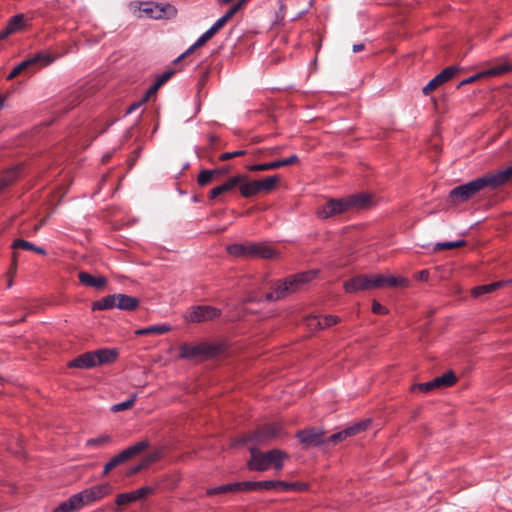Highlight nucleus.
<instances>
[{
  "label": "nucleus",
  "mask_w": 512,
  "mask_h": 512,
  "mask_svg": "<svg viewBox=\"0 0 512 512\" xmlns=\"http://www.w3.org/2000/svg\"><path fill=\"white\" fill-rule=\"evenodd\" d=\"M339 318L334 315H325L321 317H313L310 319L309 325H316L319 329H324L337 324Z\"/></svg>",
  "instance_id": "obj_31"
},
{
  "label": "nucleus",
  "mask_w": 512,
  "mask_h": 512,
  "mask_svg": "<svg viewBox=\"0 0 512 512\" xmlns=\"http://www.w3.org/2000/svg\"><path fill=\"white\" fill-rule=\"evenodd\" d=\"M371 202V196L366 193L353 194L345 198L330 199L317 209V215L321 219H327L353 208H366Z\"/></svg>",
  "instance_id": "obj_5"
},
{
  "label": "nucleus",
  "mask_w": 512,
  "mask_h": 512,
  "mask_svg": "<svg viewBox=\"0 0 512 512\" xmlns=\"http://www.w3.org/2000/svg\"><path fill=\"white\" fill-rule=\"evenodd\" d=\"M510 69H511V66L508 63H501V64L493 65L492 67H490L476 75H473L467 79H464L460 83V85L470 84L482 77H493V76L502 75V74H505L506 72L510 71Z\"/></svg>",
  "instance_id": "obj_20"
},
{
  "label": "nucleus",
  "mask_w": 512,
  "mask_h": 512,
  "mask_svg": "<svg viewBox=\"0 0 512 512\" xmlns=\"http://www.w3.org/2000/svg\"><path fill=\"white\" fill-rule=\"evenodd\" d=\"M251 242L235 243L227 247L229 255L234 257L252 258Z\"/></svg>",
  "instance_id": "obj_27"
},
{
  "label": "nucleus",
  "mask_w": 512,
  "mask_h": 512,
  "mask_svg": "<svg viewBox=\"0 0 512 512\" xmlns=\"http://www.w3.org/2000/svg\"><path fill=\"white\" fill-rule=\"evenodd\" d=\"M298 156L292 155L288 158L282 159V160H276L269 163H262V164H254L247 167L249 171L256 172V171H268V170H274L278 169L283 166H289L292 164H295L298 162Z\"/></svg>",
  "instance_id": "obj_21"
},
{
  "label": "nucleus",
  "mask_w": 512,
  "mask_h": 512,
  "mask_svg": "<svg viewBox=\"0 0 512 512\" xmlns=\"http://www.w3.org/2000/svg\"><path fill=\"white\" fill-rule=\"evenodd\" d=\"M18 175V169H12V170H9L5 173V175H3L1 178H0V192L6 188L8 185H10L14 180L15 178L17 177Z\"/></svg>",
  "instance_id": "obj_39"
},
{
  "label": "nucleus",
  "mask_w": 512,
  "mask_h": 512,
  "mask_svg": "<svg viewBox=\"0 0 512 512\" xmlns=\"http://www.w3.org/2000/svg\"><path fill=\"white\" fill-rule=\"evenodd\" d=\"M465 245H466V242L464 240L439 242L435 245L434 250L441 251V250H447V249H454V248L463 247Z\"/></svg>",
  "instance_id": "obj_38"
},
{
  "label": "nucleus",
  "mask_w": 512,
  "mask_h": 512,
  "mask_svg": "<svg viewBox=\"0 0 512 512\" xmlns=\"http://www.w3.org/2000/svg\"><path fill=\"white\" fill-rule=\"evenodd\" d=\"M173 71H167L161 74L153 84V86L149 89V94L156 92L166 81L170 79V77L173 75Z\"/></svg>",
  "instance_id": "obj_40"
},
{
  "label": "nucleus",
  "mask_w": 512,
  "mask_h": 512,
  "mask_svg": "<svg viewBox=\"0 0 512 512\" xmlns=\"http://www.w3.org/2000/svg\"><path fill=\"white\" fill-rule=\"evenodd\" d=\"M221 315L220 309L209 305H198L191 307L185 314L189 322L200 323L218 318Z\"/></svg>",
  "instance_id": "obj_14"
},
{
  "label": "nucleus",
  "mask_w": 512,
  "mask_h": 512,
  "mask_svg": "<svg viewBox=\"0 0 512 512\" xmlns=\"http://www.w3.org/2000/svg\"><path fill=\"white\" fill-rule=\"evenodd\" d=\"M252 258L273 259L278 256V252L270 245L265 243L251 242Z\"/></svg>",
  "instance_id": "obj_22"
},
{
  "label": "nucleus",
  "mask_w": 512,
  "mask_h": 512,
  "mask_svg": "<svg viewBox=\"0 0 512 512\" xmlns=\"http://www.w3.org/2000/svg\"><path fill=\"white\" fill-rule=\"evenodd\" d=\"M117 308L124 311H134L139 306V299L126 294H116Z\"/></svg>",
  "instance_id": "obj_26"
},
{
  "label": "nucleus",
  "mask_w": 512,
  "mask_h": 512,
  "mask_svg": "<svg viewBox=\"0 0 512 512\" xmlns=\"http://www.w3.org/2000/svg\"><path fill=\"white\" fill-rule=\"evenodd\" d=\"M428 271L427 270H422L419 272V279L421 280H426L428 278Z\"/></svg>",
  "instance_id": "obj_49"
},
{
  "label": "nucleus",
  "mask_w": 512,
  "mask_h": 512,
  "mask_svg": "<svg viewBox=\"0 0 512 512\" xmlns=\"http://www.w3.org/2000/svg\"><path fill=\"white\" fill-rule=\"evenodd\" d=\"M245 180V174H237L229 177L224 183L212 188L208 193V199L214 201L219 199L222 201V196L232 192L234 189L238 188L240 191V187Z\"/></svg>",
  "instance_id": "obj_15"
},
{
  "label": "nucleus",
  "mask_w": 512,
  "mask_h": 512,
  "mask_svg": "<svg viewBox=\"0 0 512 512\" xmlns=\"http://www.w3.org/2000/svg\"><path fill=\"white\" fill-rule=\"evenodd\" d=\"M79 282L86 286L101 290L107 284V279L104 276H93L85 271L78 273Z\"/></svg>",
  "instance_id": "obj_23"
},
{
  "label": "nucleus",
  "mask_w": 512,
  "mask_h": 512,
  "mask_svg": "<svg viewBox=\"0 0 512 512\" xmlns=\"http://www.w3.org/2000/svg\"><path fill=\"white\" fill-rule=\"evenodd\" d=\"M214 35L212 34V31H210L209 29L204 33L202 34L198 40L192 45L190 46L184 53H182L178 58H176L174 60V63H178L180 62L181 60L185 59L186 57H188L190 54H192L197 48L201 47L202 45H204L207 41H209Z\"/></svg>",
  "instance_id": "obj_29"
},
{
  "label": "nucleus",
  "mask_w": 512,
  "mask_h": 512,
  "mask_svg": "<svg viewBox=\"0 0 512 512\" xmlns=\"http://www.w3.org/2000/svg\"><path fill=\"white\" fill-rule=\"evenodd\" d=\"M96 366L94 351L83 353L69 363V367L90 369Z\"/></svg>",
  "instance_id": "obj_24"
},
{
  "label": "nucleus",
  "mask_w": 512,
  "mask_h": 512,
  "mask_svg": "<svg viewBox=\"0 0 512 512\" xmlns=\"http://www.w3.org/2000/svg\"><path fill=\"white\" fill-rule=\"evenodd\" d=\"M141 469H142V466H141V465H138V466H136V467H134V468L132 469V473H137V472H139Z\"/></svg>",
  "instance_id": "obj_54"
},
{
  "label": "nucleus",
  "mask_w": 512,
  "mask_h": 512,
  "mask_svg": "<svg viewBox=\"0 0 512 512\" xmlns=\"http://www.w3.org/2000/svg\"><path fill=\"white\" fill-rule=\"evenodd\" d=\"M26 26V21L23 14L14 15L7 22L6 28L10 32V34H15L19 31H22Z\"/></svg>",
  "instance_id": "obj_33"
},
{
  "label": "nucleus",
  "mask_w": 512,
  "mask_h": 512,
  "mask_svg": "<svg viewBox=\"0 0 512 512\" xmlns=\"http://www.w3.org/2000/svg\"><path fill=\"white\" fill-rule=\"evenodd\" d=\"M112 491L113 487L108 482L97 484L72 495L69 499L62 502L57 508H55L53 512H72L74 510L82 509L102 500L106 496L110 495Z\"/></svg>",
  "instance_id": "obj_3"
},
{
  "label": "nucleus",
  "mask_w": 512,
  "mask_h": 512,
  "mask_svg": "<svg viewBox=\"0 0 512 512\" xmlns=\"http://www.w3.org/2000/svg\"><path fill=\"white\" fill-rule=\"evenodd\" d=\"M220 352V346L207 342L198 344L184 343L179 346V357L188 360H206Z\"/></svg>",
  "instance_id": "obj_9"
},
{
  "label": "nucleus",
  "mask_w": 512,
  "mask_h": 512,
  "mask_svg": "<svg viewBox=\"0 0 512 512\" xmlns=\"http://www.w3.org/2000/svg\"><path fill=\"white\" fill-rule=\"evenodd\" d=\"M17 258H18V253L16 251H14L13 252V261H12L14 268L16 267Z\"/></svg>",
  "instance_id": "obj_52"
},
{
  "label": "nucleus",
  "mask_w": 512,
  "mask_h": 512,
  "mask_svg": "<svg viewBox=\"0 0 512 512\" xmlns=\"http://www.w3.org/2000/svg\"><path fill=\"white\" fill-rule=\"evenodd\" d=\"M111 442V436L103 434L95 438H90L86 441L85 445L89 448H100L108 445Z\"/></svg>",
  "instance_id": "obj_36"
},
{
  "label": "nucleus",
  "mask_w": 512,
  "mask_h": 512,
  "mask_svg": "<svg viewBox=\"0 0 512 512\" xmlns=\"http://www.w3.org/2000/svg\"><path fill=\"white\" fill-rule=\"evenodd\" d=\"M227 22L228 21L222 16L209 28V30L212 31L213 35H215Z\"/></svg>",
  "instance_id": "obj_45"
},
{
  "label": "nucleus",
  "mask_w": 512,
  "mask_h": 512,
  "mask_svg": "<svg viewBox=\"0 0 512 512\" xmlns=\"http://www.w3.org/2000/svg\"><path fill=\"white\" fill-rule=\"evenodd\" d=\"M512 178V165L496 173H488L482 177L457 186L450 192L453 203H463L474 197L481 190L488 188L494 190L506 184Z\"/></svg>",
  "instance_id": "obj_1"
},
{
  "label": "nucleus",
  "mask_w": 512,
  "mask_h": 512,
  "mask_svg": "<svg viewBox=\"0 0 512 512\" xmlns=\"http://www.w3.org/2000/svg\"><path fill=\"white\" fill-rule=\"evenodd\" d=\"M135 401H136V396L134 395L130 399H128L124 402L117 403V404L113 405L111 410L113 412H120V411L128 410L133 407Z\"/></svg>",
  "instance_id": "obj_41"
},
{
  "label": "nucleus",
  "mask_w": 512,
  "mask_h": 512,
  "mask_svg": "<svg viewBox=\"0 0 512 512\" xmlns=\"http://www.w3.org/2000/svg\"><path fill=\"white\" fill-rule=\"evenodd\" d=\"M455 382L456 376L451 371L435 378V383H437L438 387H449L452 386Z\"/></svg>",
  "instance_id": "obj_37"
},
{
  "label": "nucleus",
  "mask_w": 512,
  "mask_h": 512,
  "mask_svg": "<svg viewBox=\"0 0 512 512\" xmlns=\"http://www.w3.org/2000/svg\"><path fill=\"white\" fill-rule=\"evenodd\" d=\"M246 150H236V151H233V152H225V153H222L220 156H219V160L220 161H227V160H230L232 158H235V157H240V156H244L246 155Z\"/></svg>",
  "instance_id": "obj_42"
},
{
  "label": "nucleus",
  "mask_w": 512,
  "mask_h": 512,
  "mask_svg": "<svg viewBox=\"0 0 512 512\" xmlns=\"http://www.w3.org/2000/svg\"><path fill=\"white\" fill-rule=\"evenodd\" d=\"M364 49V44H355L353 45V52L357 53Z\"/></svg>",
  "instance_id": "obj_50"
},
{
  "label": "nucleus",
  "mask_w": 512,
  "mask_h": 512,
  "mask_svg": "<svg viewBox=\"0 0 512 512\" xmlns=\"http://www.w3.org/2000/svg\"><path fill=\"white\" fill-rule=\"evenodd\" d=\"M154 488L151 486H144L131 492L121 493L116 497V504L118 506H124L128 503L142 500L147 496L153 494Z\"/></svg>",
  "instance_id": "obj_18"
},
{
  "label": "nucleus",
  "mask_w": 512,
  "mask_h": 512,
  "mask_svg": "<svg viewBox=\"0 0 512 512\" xmlns=\"http://www.w3.org/2000/svg\"><path fill=\"white\" fill-rule=\"evenodd\" d=\"M296 437L305 447H316L325 442V433L316 428L300 430Z\"/></svg>",
  "instance_id": "obj_16"
},
{
  "label": "nucleus",
  "mask_w": 512,
  "mask_h": 512,
  "mask_svg": "<svg viewBox=\"0 0 512 512\" xmlns=\"http://www.w3.org/2000/svg\"><path fill=\"white\" fill-rule=\"evenodd\" d=\"M245 3V0H239L236 4H234L232 7L229 8V10L223 15V17L229 21L236 12L242 7V5Z\"/></svg>",
  "instance_id": "obj_43"
},
{
  "label": "nucleus",
  "mask_w": 512,
  "mask_h": 512,
  "mask_svg": "<svg viewBox=\"0 0 512 512\" xmlns=\"http://www.w3.org/2000/svg\"><path fill=\"white\" fill-rule=\"evenodd\" d=\"M372 312L375 314H386L387 308L381 305L378 301L374 300L372 303Z\"/></svg>",
  "instance_id": "obj_47"
},
{
  "label": "nucleus",
  "mask_w": 512,
  "mask_h": 512,
  "mask_svg": "<svg viewBox=\"0 0 512 512\" xmlns=\"http://www.w3.org/2000/svg\"><path fill=\"white\" fill-rule=\"evenodd\" d=\"M138 17L151 19H168L176 15V9L170 4L142 2L138 5Z\"/></svg>",
  "instance_id": "obj_11"
},
{
  "label": "nucleus",
  "mask_w": 512,
  "mask_h": 512,
  "mask_svg": "<svg viewBox=\"0 0 512 512\" xmlns=\"http://www.w3.org/2000/svg\"><path fill=\"white\" fill-rule=\"evenodd\" d=\"M41 227V224H38V225H35L34 227V231L37 232Z\"/></svg>",
  "instance_id": "obj_55"
},
{
  "label": "nucleus",
  "mask_w": 512,
  "mask_h": 512,
  "mask_svg": "<svg viewBox=\"0 0 512 512\" xmlns=\"http://www.w3.org/2000/svg\"><path fill=\"white\" fill-rule=\"evenodd\" d=\"M407 280L401 277L386 276L382 274L375 275H356L353 278L344 282V290L347 293H355L358 291H365L374 288H382L385 286L397 287L405 286Z\"/></svg>",
  "instance_id": "obj_4"
},
{
  "label": "nucleus",
  "mask_w": 512,
  "mask_h": 512,
  "mask_svg": "<svg viewBox=\"0 0 512 512\" xmlns=\"http://www.w3.org/2000/svg\"><path fill=\"white\" fill-rule=\"evenodd\" d=\"M94 355L97 366L113 363L117 359L119 353L116 349L103 348L94 351Z\"/></svg>",
  "instance_id": "obj_25"
},
{
  "label": "nucleus",
  "mask_w": 512,
  "mask_h": 512,
  "mask_svg": "<svg viewBox=\"0 0 512 512\" xmlns=\"http://www.w3.org/2000/svg\"><path fill=\"white\" fill-rule=\"evenodd\" d=\"M457 72L458 68L456 66L446 67L423 87V93L425 95H429L437 87L441 86L442 84L452 79Z\"/></svg>",
  "instance_id": "obj_17"
},
{
  "label": "nucleus",
  "mask_w": 512,
  "mask_h": 512,
  "mask_svg": "<svg viewBox=\"0 0 512 512\" xmlns=\"http://www.w3.org/2000/svg\"><path fill=\"white\" fill-rule=\"evenodd\" d=\"M6 97L2 94H0V108H3L5 103Z\"/></svg>",
  "instance_id": "obj_53"
},
{
  "label": "nucleus",
  "mask_w": 512,
  "mask_h": 512,
  "mask_svg": "<svg viewBox=\"0 0 512 512\" xmlns=\"http://www.w3.org/2000/svg\"><path fill=\"white\" fill-rule=\"evenodd\" d=\"M436 388H439L437 383H435V379L429 382L421 383L418 385V389L422 392H429Z\"/></svg>",
  "instance_id": "obj_44"
},
{
  "label": "nucleus",
  "mask_w": 512,
  "mask_h": 512,
  "mask_svg": "<svg viewBox=\"0 0 512 512\" xmlns=\"http://www.w3.org/2000/svg\"><path fill=\"white\" fill-rule=\"evenodd\" d=\"M54 61V58L47 53H37L35 56L26 59L16 65L7 76V80H12L25 71H34L38 63L49 65Z\"/></svg>",
  "instance_id": "obj_12"
},
{
  "label": "nucleus",
  "mask_w": 512,
  "mask_h": 512,
  "mask_svg": "<svg viewBox=\"0 0 512 512\" xmlns=\"http://www.w3.org/2000/svg\"><path fill=\"white\" fill-rule=\"evenodd\" d=\"M367 427L366 423H359L352 427H349L345 429L344 431L334 433L330 436L329 441L333 443H338L344 439H346L348 436L355 435L356 433L365 430Z\"/></svg>",
  "instance_id": "obj_28"
},
{
  "label": "nucleus",
  "mask_w": 512,
  "mask_h": 512,
  "mask_svg": "<svg viewBox=\"0 0 512 512\" xmlns=\"http://www.w3.org/2000/svg\"><path fill=\"white\" fill-rule=\"evenodd\" d=\"M117 298L116 294L107 295L97 301L92 303V310H109L113 308H117Z\"/></svg>",
  "instance_id": "obj_30"
},
{
  "label": "nucleus",
  "mask_w": 512,
  "mask_h": 512,
  "mask_svg": "<svg viewBox=\"0 0 512 512\" xmlns=\"http://www.w3.org/2000/svg\"><path fill=\"white\" fill-rule=\"evenodd\" d=\"M227 22L228 21L222 16L209 28V30L212 31L213 35H215Z\"/></svg>",
  "instance_id": "obj_46"
},
{
  "label": "nucleus",
  "mask_w": 512,
  "mask_h": 512,
  "mask_svg": "<svg viewBox=\"0 0 512 512\" xmlns=\"http://www.w3.org/2000/svg\"><path fill=\"white\" fill-rule=\"evenodd\" d=\"M306 485L299 482H285L277 480H264V481H243L233 482L216 487L208 488L206 490L207 496H227L236 494L241 491H257V490H276V491H294L304 490Z\"/></svg>",
  "instance_id": "obj_2"
},
{
  "label": "nucleus",
  "mask_w": 512,
  "mask_h": 512,
  "mask_svg": "<svg viewBox=\"0 0 512 512\" xmlns=\"http://www.w3.org/2000/svg\"><path fill=\"white\" fill-rule=\"evenodd\" d=\"M148 447H149L148 440H142V441H139V442L129 446L128 448L124 449L119 454L112 457L104 465L103 476L108 475L111 470H113L117 466L125 463L132 457L139 455L141 452L146 450Z\"/></svg>",
  "instance_id": "obj_10"
},
{
  "label": "nucleus",
  "mask_w": 512,
  "mask_h": 512,
  "mask_svg": "<svg viewBox=\"0 0 512 512\" xmlns=\"http://www.w3.org/2000/svg\"><path fill=\"white\" fill-rule=\"evenodd\" d=\"M250 452L251 459L248 462V467L256 471H265L269 468L279 471L283 468V462L287 458V454L279 449L261 452L252 448Z\"/></svg>",
  "instance_id": "obj_7"
},
{
  "label": "nucleus",
  "mask_w": 512,
  "mask_h": 512,
  "mask_svg": "<svg viewBox=\"0 0 512 512\" xmlns=\"http://www.w3.org/2000/svg\"><path fill=\"white\" fill-rule=\"evenodd\" d=\"M11 248L13 250L23 249V250L33 251L40 255H46L45 249L38 247V246L34 245L33 243L23 240V239L14 240L11 245Z\"/></svg>",
  "instance_id": "obj_32"
},
{
  "label": "nucleus",
  "mask_w": 512,
  "mask_h": 512,
  "mask_svg": "<svg viewBox=\"0 0 512 512\" xmlns=\"http://www.w3.org/2000/svg\"><path fill=\"white\" fill-rule=\"evenodd\" d=\"M505 284H506V282H504V281H497L494 283L477 286V287L473 288L472 295L474 297H478L483 294L492 293V292L496 291L498 288L504 286Z\"/></svg>",
  "instance_id": "obj_34"
},
{
  "label": "nucleus",
  "mask_w": 512,
  "mask_h": 512,
  "mask_svg": "<svg viewBox=\"0 0 512 512\" xmlns=\"http://www.w3.org/2000/svg\"><path fill=\"white\" fill-rule=\"evenodd\" d=\"M282 426L278 423H268L247 435L244 442L254 441L257 443L269 442L281 435Z\"/></svg>",
  "instance_id": "obj_13"
},
{
  "label": "nucleus",
  "mask_w": 512,
  "mask_h": 512,
  "mask_svg": "<svg viewBox=\"0 0 512 512\" xmlns=\"http://www.w3.org/2000/svg\"><path fill=\"white\" fill-rule=\"evenodd\" d=\"M230 170V166H224L216 169H203L198 174L197 183L199 186H206L211 182L218 180L221 176L228 174Z\"/></svg>",
  "instance_id": "obj_19"
},
{
  "label": "nucleus",
  "mask_w": 512,
  "mask_h": 512,
  "mask_svg": "<svg viewBox=\"0 0 512 512\" xmlns=\"http://www.w3.org/2000/svg\"><path fill=\"white\" fill-rule=\"evenodd\" d=\"M280 182L279 175L267 176L263 179L250 180L245 174V180L240 187V195L244 198H251L260 193L269 194Z\"/></svg>",
  "instance_id": "obj_8"
},
{
  "label": "nucleus",
  "mask_w": 512,
  "mask_h": 512,
  "mask_svg": "<svg viewBox=\"0 0 512 512\" xmlns=\"http://www.w3.org/2000/svg\"><path fill=\"white\" fill-rule=\"evenodd\" d=\"M316 274V271L310 270L278 280L275 283L273 290L265 294V300L276 301L285 298L289 294L300 290L305 284L312 281Z\"/></svg>",
  "instance_id": "obj_6"
},
{
  "label": "nucleus",
  "mask_w": 512,
  "mask_h": 512,
  "mask_svg": "<svg viewBox=\"0 0 512 512\" xmlns=\"http://www.w3.org/2000/svg\"><path fill=\"white\" fill-rule=\"evenodd\" d=\"M11 34L10 32L8 31V29L5 27L3 30L0 31V41L6 39L7 37H9Z\"/></svg>",
  "instance_id": "obj_48"
},
{
  "label": "nucleus",
  "mask_w": 512,
  "mask_h": 512,
  "mask_svg": "<svg viewBox=\"0 0 512 512\" xmlns=\"http://www.w3.org/2000/svg\"><path fill=\"white\" fill-rule=\"evenodd\" d=\"M141 106V103H134L132 104L128 110H127V113H131L132 111L136 110L137 108H139Z\"/></svg>",
  "instance_id": "obj_51"
},
{
  "label": "nucleus",
  "mask_w": 512,
  "mask_h": 512,
  "mask_svg": "<svg viewBox=\"0 0 512 512\" xmlns=\"http://www.w3.org/2000/svg\"><path fill=\"white\" fill-rule=\"evenodd\" d=\"M171 330V326L167 324L153 325L136 331L137 335L165 334Z\"/></svg>",
  "instance_id": "obj_35"
}]
</instances>
